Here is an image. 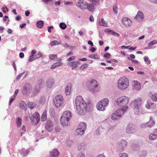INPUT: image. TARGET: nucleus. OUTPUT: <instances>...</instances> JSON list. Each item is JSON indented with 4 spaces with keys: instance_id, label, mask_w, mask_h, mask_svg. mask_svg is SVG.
Instances as JSON below:
<instances>
[{
    "instance_id": "f257e3e1",
    "label": "nucleus",
    "mask_w": 157,
    "mask_h": 157,
    "mask_svg": "<svg viewBox=\"0 0 157 157\" xmlns=\"http://www.w3.org/2000/svg\"><path fill=\"white\" fill-rule=\"evenodd\" d=\"M77 113L81 115H84L88 110L89 105L81 96L76 97L75 101Z\"/></svg>"
},
{
    "instance_id": "f03ea898",
    "label": "nucleus",
    "mask_w": 157,
    "mask_h": 157,
    "mask_svg": "<svg viewBox=\"0 0 157 157\" xmlns=\"http://www.w3.org/2000/svg\"><path fill=\"white\" fill-rule=\"evenodd\" d=\"M133 105V110L135 115H138L143 111L142 99L140 97L134 99L132 102Z\"/></svg>"
},
{
    "instance_id": "7ed1b4c3",
    "label": "nucleus",
    "mask_w": 157,
    "mask_h": 157,
    "mask_svg": "<svg viewBox=\"0 0 157 157\" xmlns=\"http://www.w3.org/2000/svg\"><path fill=\"white\" fill-rule=\"evenodd\" d=\"M128 109V106L121 107L117 109L114 113H113L111 116L112 120L116 121L122 117L124 113L127 111Z\"/></svg>"
},
{
    "instance_id": "20e7f679",
    "label": "nucleus",
    "mask_w": 157,
    "mask_h": 157,
    "mask_svg": "<svg viewBox=\"0 0 157 157\" xmlns=\"http://www.w3.org/2000/svg\"><path fill=\"white\" fill-rule=\"evenodd\" d=\"M89 90L92 93H97L99 92L100 89L99 84L96 80L92 79L87 82Z\"/></svg>"
},
{
    "instance_id": "39448f33",
    "label": "nucleus",
    "mask_w": 157,
    "mask_h": 157,
    "mask_svg": "<svg viewBox=\"0 0 157 157\" xmlns=\"http://www.w3.org/2000/svg\"><path fill=\"white\" fill-rule=\"evenodd\" d=\"M129 80L125 77L120 78L117 83V87L121 90H124L127 89L129 86Z\"/></svg>"
},
{
    "instance_id": "423d86ee",
    "label": "nucleus",
    "mask_w": 157,
    "mask_h": 157,
    "mask_svg": "<svg viewBox=\"0 0 157 157\" xmlns=\"http://www.w3.org/2000/svg\"><path fill=\"white\" fill-rule=\"evenodd\" d=\"M109 103V100L108 98H105L100 100L97 103L96 108L99 111H104L106 110Z\"/></svg>"
},
{
    "instance_id": "0eeeda50",
    "label": "nucleus",
    "mask_w": 157,
    "mask_h": 157,
    "mask_svg": "<svg viewBox=\"0 0 157 157\" xmlns=\"http://www.w3.org/2000/svg\"><path fill=\"white\" fill-rule=\"evenodd\" d=\"M130 100L129 98L127 96H122L118 97L116 101L117 105L121 107L128 106L127 105Z\"/></svg>"
},
{
    "instance_id": "6e6552de",
    "label": "nucleus",
    "mask_w": 157,
    "mask_h": 157,
    "mask_svg": "<svg viewBox=\"0 0 157 157\" xmlns=\"http://www.w3.org/2000/svg\"><path fill=\"white\" fill-rule=\"evenodd\" d=\"M53 102L57 108L62 106L63 104V99L62 96L60 95L56 96L54 98Z\"/></svg>"
},
{
    "instance_id": "1a4fd4ad",
    "label": "nucleus",
    "mask_w": 157,
    "mask_h": 157,
    "mask_svg": "<svg viewBox=\"0 0 157 157\" xmlns=\"http://www.w3.org/2000/svg\"><path fill=\"white\" fill-rule=\"evenodd\" d=\"M86 129V124L84 122H81L78 128L75 130L77 135H82L83 134Z\"/></svg>"
},
{
    "instance_id": "9d476101",
    "label": "nucleus",
    "mask_w": 157,
    "mask_h": 157,
    "mask_svg": "<svg viewBox=\"0 0 157 157\" xmlns=\"http://www.w3.org/2000/svg\"><path fill=\"white\" fill-rule=\"evenodd\" d=\"M125 131L128 134H133L136 132V126L133 124H128L126 126Z\"/></svg>"
},
{
    "instance_id": "9b49d317",
    "label": "nucleus",
    "mask_w": 157,
    "mask_h": 157,
    "mask_svg": "<svg viewBox=\"0 0 157 157\" xmlns=\"http://www.w3.org/2000/svg\"><path fill=\"white\" fill-rule=\"evenodd\" d=\"M103 133L106 134L113 129V127L107 123H103L101 126Z\"/></svg>"
},
{
    "instance_id": "f8f14e48",
    "label": "nucleus",
    "mask_w": 157,
    "mask_h": 157,
    "mask_svg": "<svg viewBox=\"0 0 157 157\" xmlns=\"http://www.w3.org/2000/svg\"><path fill=\"white\" fill-rule=\"evenodd\" d=\"M87 3L84 0H79L76 4L77 7L82 10H84L87 8Z\"/></svg>"
},
{
    "instance_id": "ddd939ff",
    "label": "nucleus",
    "mask_w": 157,
    "mask_h": 157,
    "mask_svg": "<svg viewBox=\"0 0 157 157\" xmlns=\"http://www.w3.org/2000/svg\"><path fill=\"white\" fill-rule=\"evenodd\" d=\"M132 89L133 91L138 92L141 89V85L138 81L133 80L132 81Z\"/></svg>"
},
{
    "instance_id": "4468645a",
    "label": "nucleus",
    "mask_w": 157,
    "mask_h": 157,
    "mask_svg": "<svg viewBox=\"0 0 157 157\" xmlns=\"http://www.w3.org/2000/svg\"><path fill=\"white\" fill-rule=\"evenodd\" d=\"M123 25L126 28L131 27L132 25L131 20L128 17H124L121 20Z\"/></svg>"
},
{
    "instance_id": "2eb2a0df",
    "label": "nucleus",
    "mask_w": 157,
    "mask_h": 157,
    "mask_svg": "<svg viewBox=\"0 0 157 157\" xmlns=\"http://www.w3.org/2000/svg\"><path fill=\"white\" fill-rule=\"evenodd\" d=\"M32 89V86L31 84L29 83H27L25 84L24 87L23 93L24 95H28L30 93Z\"/></svg>"
},
{
    "instance_id": "dca6fc26",
    "label": "nucleus",
    "mask_w": 157,
    "mask_h": 157,
    "mask_svg": "<svg viewBox=\"0 0 157 157\" xmlns=\"http://www.w3.org/2000/svg\"><path fill=\"white\" fill-rule=\"evenodd\" d=\"M144 18V16L143 13L140 11H139L135 17V19L138 21H142Z\"/></svg>"
},
{
    "instance_id": "f3484780",
    "label": "nucleus",
    "mask_w": 157,
    "mask_h": 157,
    "mask_svg": "<svg viewBox=\"0 0 157 157\" xmlns=\"http://www.w3.org/2000/svg\"><path fill=\"white\" fill-rule=\"evenodd\" d=\"M70 120L61 116L60 121L61 124L63 127L67 126L69 125V122Z\"/></svg>"
},
{
    "instance_id": "a211bd4d",
    "label": "nucleus",
    "mask_w": 157,
    "mask_h": 157,
    "mask_svg": "<svg viewBox=\"0 0 157 157\" xmlns=\"http://www.w3.org/2000/svg\"><path fill=\"white\" fill-rule=\"evenodd\" d=\"M72 116V113L70 111L67 110L65 111L63 113L61 116L63 117L70 120Z\"/></svg>"
},
{
    "instance_id": "6ab92c4d",
    "label": "nucleus",
    "mask_w": 157,
    "mask_h": 157,
    "mask_svg": "<svg viewBox=\"0 0 157 157\" xmlns=\"http://www.w3.org/2000/svg\"><path fill=\"white\" fill-rule=\"evenodd\" d=\"M30 118L31 120H33V119H35L36 122H39L40 121V117L39 114L38 113H35L33 114L30 116Z\"/></svg>"
},
{
    "instance_id": "aec40b11",
    "label": "nucleus",
    "mask_w": 157,
    "mask_h": 157,
    "mask_svg": "<svg viewBox=\"0 0 157 157\" xmlns=\"http://www.w3.org/2000/svg\"><path fill=\"white\" fill-rule=\"evenodd\" d=\"M78 150L81 151L85 152L87 149V145L85 143H81L78 146Z\"/></svg>"
},
{
    "instance_id": "412c9836",
    "label": "nucleus",
    "mask_w": 157,
    "mask_h": 157,
    "mask_svg": "<svg viewBox=\"0 0 157 157\" xmlns=\"http://www.w3.org/2000/svg\"><path fill=\"white\" fill-rule=\"evenodd\" d=\"M55 84L54 81L52 79H49L46 82V85L48 89H51Z\"/></svg>"
},
{
    "instance_id": "4be33fe9",
    "label": "nucleus",
    "mask_w": 157,
    "mask_h": 157,
    "mask_svg": "<svg viewBox=\"0 0 157 157\" xmlns=\"http://www.w3.org/2000/svg\"><path fill=\"white\" fill-rule=\"evenodd\" d=\"M45 128L48 131H52L53 128V125L52 122L50 121H48L47 122Z\"/></svg>"
},
{
    "instance_id": "5701e85b",
    "label": "nucleus",
    "mask_w": 157,
    "mask_h": 157,
    "mask_svg": "<svg viewBox=\"0 0 157 157\" xmlns=\"http://www.w3.org/2000/svg\"><path fill=\"white\" fill-rule=\"evenodd\" d=\"M127 144V141L124 140H121L118 143L119 147H120L121 150H123L124 148L125 147Z\"/></svg>"
},
{
    "instance_id": "b1692460",
    "label": "nucleus",
    "mask_w": 157,
    "mask_h": 157,
    "mask_svg": "<svg viewBox=\"0 0 157 157\" xmlns=\"http://www.w3.org/2000/svg\"><path fill=\"white\" fill-rule=\"evenodd\" d=\"M154 106V103L152 102L151 100L148 99L147 101V104L145 105V107L147 109H151Z\"/></svg>"
},
{
    "instance_id": "393cba45",
    "label": "nucleus",
    "mask_w": 157,
    "mask_h": 157,
    "mask_svg": "<svg viewBox=\"0 0 157 157\" xmlns=\"http://www.w3.org/2000/svg\"><path fill=\"white\" fill-rule=\"evenodd\" d=\"M71 89V85L69 83L67 85L65 88V92L67 95H70Z\"/></svg>"
},
{
    "instance_id": "a878e982",
    "label": "nucleus",
    "mask_w": 157,
    "mask_h": 157,
    "mask_svg": "<svg viewBox=\"0 0 157 157\" xmlns=\"http://www.w3.org/2000/svg\"><path fill=\"white\" fill-rule=\"evenodd\" d=\"M79 62L77 61H74L68 63V65L71 67L72 69H74L78 66Z\"/></svg>"
},
{
    "instance_id": "bb28decb",
    "label": "nucleus",
    "mask_w": 157,
    "mask_h": 157,
    "mask_svg": "<svg viewBox=\"0 0 157 157\" xmlns=\"http://www.w3.org/2000/svg\"><path fill=\"white\" fill-rule=\"evenodd\" d=\"M98 24L100 26L105 27H107L108 26L107 23L103 19H99Z\"/></svg>"
},
{
    "instance_id": "cd10ccee",
    "label": "nucleus",
    "mask_w": 157,
    "mask_h": 157,
    "mask_svg": "<svg viewBox=\"0 0 157 157\" xmlns=\"http://www.w3.org/2000/svg\"><path fill=\"white\" fill-rule=\"evenodd\" d=\"M155 124V121L154 119L151 117H150L149 121L147 122L148 127H152Z\"/></svg>"
},
{
    "instance_id": "c85d7f7f",
    "label": "nucleus",
    "mask_w": 157,
    "mask_h": 157,
    "mask_svg": "<svg viewBox=\"0 0 157 157\" xmlns=\"http://www.w3.org/2000/svg\"><path fill=\"white\" fill-rule=\"evenodd\" d=\"M40 89L41 88H40V85H36V86L33 91L32 93L33 94V95H35L38 94L40 90Z\"/></svg>"
},
{
    "instance_id": "c756f323",
    "label": "nucleus",
    "mask_w": 157,
    "mask_h": 157,
    "mask_svg": "<svg viewBox=\"0 0 157 157\" xmlns=\"http://www.w3.org/2000/svg\"><path fill=\"white\" fill-rule=\"evenodd\" d=\"M20 106L22 109L25 111L27 109V105L26 103L24 101H22L20 103Z\"/></svg>"
},
{
    "instance_id": "7c9ffc66",
    "label": "nucleus",
    "mask_w": 157,
    "mask_h": 157,
    "mask_svg": "<svg viewBox=\"0 0 157 157\" xmlns=\"http://www.w3.org/2000/svg\"><path fill=\"white\" fill-rule=\"evenodd\" d=\"M95 9L94 6L92 3L91 4H88L87 3V8L86 9H87L88 10L92 12L94 11Z\"/></svg>"
},
{
    "instance_id": "2f4dec72",
    "label": "nucleus",
    "mask_w": 157,
    "mask_h": 157,
    "mask_svg": "<svg viewBox=\"0 0 157 157\" xmlns=\"http://www.w3.org/2000/svg\"><path fill=\"white\" fill-rule=\"evenodd\" d=\"M148 138L150 140H155L157 139V137L153 132L149 135Z\"/></svg>"
},
{
    "instance_id": "473e14b6",
    "label": "nucleus",
    "mask_w": 157,
    "mask_h": 157,
    "mask_svg": "<svg viewBox=\"0 0 157 157\" xmlns=\"http://www.w3.org/2000/svg\"><path fill=\"white\" fill-rule=\"evenodd\" d=\"M157 43V40H153L151 42H150L148 44V46L147 48H145V49H151V46L152 45H153L155 44H156Z\"/></svg>"
},
{
    "instance_id": "72a5a7b5",
    "label": "nucleus",
    "mask_w": 157,
    "mask_h": 157,
    "mask_svg": "<svg viewBox=\"0 0 157 157\" xmlns=\"http://www.w3.org/2000/svg\"><path fill=\"white\" fill-rule=\"evenodd\" d=\"M52 155L54 157H57L59 154V153L57 149H54L52 152Z\"/></svg>"
},
{
    "instance_id": "f704fd0d",
    "label": "nucleus",
    "mask_w": 157,
    "mask_h": 157,
    "mask_svg": "<svg viewBox=\"0 0 157 157\" xmlns=\"http://www.w3.org/2000/svg\"><path fill=\"white\" fill-rule=\"evenodd\" d=\"M47 118V111L45 110L42 115L41 116V121H45Z\"/></svg>"
},
{
    "instance_id": "c9c22d12",
    "label": "nucleus",
    "mask_w": 157,
    "mask_h": 157,
    "mask_svg": "<svg viewBox=\"0 0 157 157\" xmlns=\"http://www.w3.org/2000/svg\"><path fill=\"white\" fill-rule=\"evenodd\" d=\"M29 152L28 150H26L25 149L23 148L21 150V153L23 156H25L27 155Z\"/></svg>"
},
{
    "instance_id": "e433bc0d",
    "label": "nucleus",
    "mask_w": 157,
    "mask_h": 157,
    "mask_svg": "<svg viewBox=\"0 0 157 157\" xmlns=\"http://www.w3.org/2000/svg\"><path fill=\"white\" fill-rule=\"evenodd\" d=\"M61 41L59 42L57 40H54L51 42L50 43V45L52 46H54L55 45H58L61 44Z\"/></svg>"
},
{
    "instance_id": "4c0bfd02",
    "label": "nucleus",
    "mask_w": 157,
    "mask_h": 157,
    "mask_svg": "<svg viewBox=\"0 0 157 157\" xmlns=\"http://www.w3.org/2000/svg\"><path fill=\"white\" fill-rule=\"evenodd\" d=\"M151 98L155 101H157V94H152L150 96Z\"/></svg>"
},
{
    "instance_id": "58836bf2",
    "label": "nucleus",
    "mask_w": 157,
    "mask_h": 157,
    "mask_svg": "<svg viewBox=\"0 0 157 157\" xmlns=\"http://www.w3.org/2000/svg\"><path fill=\"white\" fill-rule=\"evenodd\" d=\"M44 25V21H38L36 23L37 26L39 28H42Z\"/></svg>"
},
{
    "instance_id": "ea45409f",
    "label": "nucleus",
    "mask_w": 157,
    "mask_h": 157,
    "mask_svg": "<svg viewBox=\"0 0 157 157\" xmlns=\"http://www.w3.org/2000/svg\"><path fill=\"white\" fill-rule=\"evenodd\" d=\"M61 62H57L53 64L51 67V68L53 69L58 66H60L62 64Z\"/></svg>"
},
{
    "instance_id": "a19ab883",
    "label": "nucleus",
    "mask_w": 157,
    "mask_h": 157,
    "mask_svg": "<svg viewBox=\"0 0 157 157\" xmlns=\"http://www.w3.org/2000/svg\"><path fill=\"white\" fill-rule=\"evenodd\" d=\"M88 57L90 58L94 59H98L100 58L99 56L96 54L90 55Z\"/></svg>"
},
{
    "instance_id": "79ce46f5",
    "label": "nucleus",
    "mask_w": 157,
    "mask_h": 157,
    "mask_svg": "<svg viewBox=\"0 0 157 157\" xmlns=\"http://www.w3.org/2000/svg\"><path fill=\"white\" fill-rule=\"evenodd\" d=\"M96 132L97 134L99 135L101 133H103V130L101 127H99L96 130Z\"/></svg>"
},
{
    "instance_id": "37998d69",
    "label": "nucleus",
    "mask_w": 157,
    "mask_h": 157,
    "mask_svg": "<svg viewBox=\"0 0 157 157\" xmlns=\"http://www.w3.org/2000/svg\"><path fill=\"white\" fill-rule=\"evenodd\" d=\"M38 58V57L36 56H30L29 57V62H32V61L35 60V59H36Z\"/></svg>"
},
{
    "instance_id": "c03bdc74",
    "label": "nucleus",
    "mask_w": 157,
    "mask_h": 157,
    "mask_svg": "<svg viewBox=\"0 0 157 157\" xmlns=\"http://www.w3.org/2000/svg\"><path fill=\"white\" fill-rule=\"evenodd\" d=\"M59 26L60 28L63 29H65L67 27L66 24L64 23L63 22H61L60 23L59 25Z\"/></svg>"
},
{
    "instance_id": "a18cd8bd",
    "label": "nucleus",
    "mask_w": 157,
    "mask_h": 157,
    "mask_svg": "<svg viewBox=\"0 0 157 157\" xmlns=\"http://www.w3.org/2000/svg\"><path fill=\"white\" fill-rule=\"evenodd\" d=\"M22 122V120L21 118L18 117L17 121V124L18 127H20L21 124Z\"/></svg>"
},
{
    "instance_id": "49530a36",
    "label": "nucleus",
    "mask_w": 157,
    "mask_h": 157,
    "mask_svg": "<svg viewBox=\"0 0 157 157\" xmlns=\"http://www.w3.org/2000/svg\"><path fill=\"white\" fill-rule=\"evenodd\" d=\"M34 105L35 104L34 103L32 102H29L28 103V106L31 109H33Z\"/></svg>"
},
{
    "instance_id": "de8ad7c7",
    "label": "nucleus",
    "mask_w": 157,
    "mask_h": 157,
    "mask_svg": "<svg viewBox=\"0 0 157 157\" xmlns=\"http://www.w3.org/2000/svg\"><path fill=\"white\" fill-rule=\"evenodd\" d=\"M144 59L145 62L146 64L149 65L151 63V61L149 59V58L148 57L145 56L144 57Z\"/></svg>"
},
{
    "instance_id": "09e8293b",
    "label": "nucleus",
    "mask_w": 157,
    "mask_h": 157,
    "mask_svg": "<svg viewBox=\"0 0 157 157\" xmlns=\"http://www.w3.org/2000/svg\"><path fill=\"white\" fill-rule=\"evenodd\" d=\"M90 2H92V4L94 5H97L99 3V0H89Z\"/></svg>"
},
{
    "instance_id": "8fccbe9b",
    "label": "nucleus",
    "mask_w": 157,
    "mask_h": 157,
    "mask_svg": "<svg viewBox=\"0 0 157 157\" xmlns=\"http://www.w3.org/2000/svg\"><path fill=\"white\" fill-rule=\"evenodd\" d=\"M44 82L41 79H40L38 82V84L36 85H40V88H41L42 87L44 83Z\"/></svg>"
},
{
    "instance_id": "3c124183",
    "label": "nucleus",
    "mask_w": 157,
    "mask_h": 157,
    "mask_svg": "<svg viewBox=\"0 0 157 157\" xmlns=\"http://www.w3.org/2000/svg\"><path fill=\"white\" fill-rule=\"evenodd\" d=\"M67 146L69 147H70L73 145V141L72 140H68L67 141Z\"/></svg>"
},
{
    "instance_id": "603ef678",
    "label": "nucleus",
    "mask_w": 157,
    "mask_h": 157,
    "mask_svg": "<svg viewBox=\"0 0 157 157\" xmlns=\"http://www.w3.org/2000/svg\"><path fill=\"white\" fill-rule=\"evenodd\" d=\"M119 157H128V156L125 153H121L119 154Z\"/></svg>"
},
{
    "instance_id": "864d4df0",
    "label": "nucleus",
    "mask_w": 157,
    "mask_h": 157,
    "mask_svg": "<svg viewBox=\"0 0 157 157\" xmlns=\"http://www.w3.org/2000/svg\"><path fill=\"white\" fill-rule=\"evenodd\" d=\"M54 130L56 132H60L61 129L60 126H57L55 127Z\"/></svg>"
},
{
    "instance_id": "5fc2aeb1",
    "label": "nucleus",
    "mask_w": 157,
    "mask_h": 157,
    "mask_svg": "<svg viewBox=\"0 0 157 157\" xmlns=\"http://www.w3.org/2000/svg\"><path fill=\"white\" fill-rule=\"evenodd\" d=\"M45 98L44 97H41L39 101V102L42 104H44L45 102Z\"/></svg>"
},
{
    "instance_id": "6e6d98bb",
    "label": "nucleus",
    "mask_w": 157,
    "mask_h": 157,
    "mask_svg": "<svg viewBox=\"0 0 157 157\" xmlns=\"http://www.w3.org/2000/svg\"><path fill=\"white\" fill-rule=\"evenodd\" d=\"M46 3L50 5H52L53 3V1L52 0H42Z\"/></svg>"
},
{
    "instance_id": "4d7b16f0",
    "label": "nucleus",
    "mask_w": 157,
    "mask_h": 157,
    "mask_svg": "<svg viewBox=\"0 0 157 157\" xmlns=\"http://www.w3.org/2000/svg\"><path fill=\"white\" fill-rule=\"evenodd\" d=\"M78 157H86L85 152L82 151L79 153Z\"/></svg>"
},
{
    "instance_id": "13d9d810",
    "label": "nucleus",
    "mask_w": 157,
    "mask_h": 157,
    "mask_svg": "<svg viewBox=\"0 0 157 157\" xmlns=\"http://www.w3.org/2000/svg\"><path fill=\"white\" fill-rule=\"evenodd\" d=\"M113 10L114 13L115 14L117 13V6L115 5L113 6Z\"/></svg>"
},
{
    "instance_id": "bf43d9fd",
    "label": "nucleus",
    "mask_w": 157,
    "mask_h": 157,
    "mask_svg": "<svg viewBox=\"0 0 157 157\" xmlns=\"http://www.w3.org/2000/svg\"><path fill=\"white\" fill-rule=\"evenodd\" d=\"M88 65L87 64H84L82 65L80 67L81 69H84L87 67Z\"/></svg>"
},
{
    "instance_id": "052dcab7",
    "label": "nucleus",
    "mask_w": 157,
    "mask_h": 157,
    "mask_svg": "<svg viewBox=\"0 0 157 157\" xmlns=\"http://www.w3.org/2000/svg\"><path fill=\"white\" fill-rule=\"evenodd\" d=\"M57 57V55H50L49 56V57L50 59H53Z\"/></svg>"
},
{
    "instance_id": "680f3d73",
    "label": "nucleus",
    "mask_w": 157,
    "mask_h": 157,
    "mask_svg": "<svg viewBox=\"0 0 157 157\" xmlns=\"http://www.w3.org/2000/svg\"><path fill=\"white\" fill-rule=\"evenodd\" d=\"M24 73H25V72H23L22 73H20V74H19V75H18L17 76V77L16 78V80H19L20 79L21 77L24 74Z\"/></svg>"
},
{
    "instance_id": "e2e57ef3",
    "label": "nucleus",
    "mask_w": 157,
    "mask_h": 157,
    "mask_svg": "<svg viewBox=\"0 0 157 157\" xmlns=\"http://www.w3.org/2000/svg\"><path fill=\"white\" fill-rule=\"evenodd\" d=\"M111 34L114 36L118 37H119L120 36V35L118 33H116L113 31L112 32Z\"/></svg>"
},
{
    "instance_id": "0e129e2a",
    "label": "nucleus",
    "mask_w": 157,
    "mask_h": 157,
    "mask_svg": "<svg viewBox=\"0 0 157 157\" xmlns=\"http://www.w3.org/2000/svg\"><path fill=\"white\" fill-rule=\"evenodd\" d=\"M110 56L111 55L109 53H106L105 54L104 56L105 58H109L110 57Z\"/></svg>"
},
{
    "instance_id": "69168bd1",
    "label": "nucleus",
    "mask_w": 157,
    "mask_h": 157,
    "mask_svg": "<svg viewBox=\"0 0 157 157\" xmlns=\"http://www.w3.org/2000/svg\"><path fill=\"white\" fill-rule=\"evenodd\" d=\"M113 30H111L110 29H105V32L106 33H110L111 34L112 32L113 31Z\"/></svg>"
},
{
    "instance_id": "338daca9",
    "label": "nucleus",
    "mask_w": 157,
    "mask_h": 157,
    "mask_svg": "<svg viewBox=\"0 0 157 157\" xmlns=\"http://www.w3.org/2000/svg\"><path fill=\"white\" fill-rule=\"evenodd\" d=\"M32 123L33 124H34L35 125H36L39 122H36L35 119H33V120H31Z\"/></svg>"
},
{
    "instance_id": "774afa93",
    "label": "nucleus",
    "mask_w": 157,
    "mask_h": 157,
    "mask_svg": "<svg viewBox=\"0 0 157 157\" xmlns=\"http://www.w3.org/2000/svg\"><path fill=\"white\" fill-rule=\"evenodd\" d=\"M148 126V124L147 123H146L142 124L141 125V127L142 128H144Z\"/></svg>"
}]
</instances>
